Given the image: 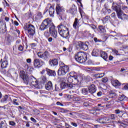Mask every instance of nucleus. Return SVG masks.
Here are the masks:
<instances>
[{
  "mask_svg": "<svg viewBox=\"0 0 128 128\" xmlns=\"http://www.w3.org/2000/svg\"><path fill=\"white\" fill-rule=\"evenodd\" d=\"M112 52L114 53L115 56H120V54H118V51L116 49H112Z\"/></svg>",
  "mask_w": 128,
  "mask_h": 128,
  "instance_id": "38",
  "label": "nucleus"
},
{
  "mask_svg": "<svg viewBox=\"0 0 128 128\" xmlns=\"http://www.w3.org/2000/svg\"><path fill=\"white\" fill-rule=\"evenodd\" d=\"M80 26V20H78V18H76L74 21V22L73 24V27L75 30H76L78 28V26Z\"/></svg>",
  "mask_w": 128,
  "mask_h": 128,
  "instance_id": "20",
  "label": "nucleus"
},
{
  "mask_svg": "<svg viewBox=\"0 0 128 128\" xmlns=\"http://www.w3.org/2000/svg\"><path fill=\"white\" fill-rule=\"evenodd\" d=\"M26 62L28 64H30V62H32V59L28 58L26 60Z\"/></svg>",
  "mask_w": 128,
  "mask_h": 128,
  "instance_id": "57",
  "label": "nucleus"
},
{
  "mask_svg": "<svg viewBox=\"0 0 128 128\" xmlns=\"http://www.w3.org/2000/svg\"><path fill=\"white\" fill-rule=\"evenodd\" d=\"M70 72L68 66L64 64L62 62H60V68L58 70V76H66Z\"/></svg>",
  "mask_w": 128,
  "mask_h": 128,
  "instance_id": "6",
  "label": "nucleus"
},
{
  "mask_svg": "<svg viewBox=\"0 0 128 128\" xmlns=\"http://www.w3.org/2000/svg\"><path fill=\"white\" fill-rule=\"evenodd\" d=\"M34 65L36 68H40L42 64H40V60L38 58H35L34 60Z\"/></svg>",
  "mask_w": 128,
  "mask_h": 128,
  "instance_id": "16",
  "label": "nucleus"
},
{
  "mask_svg": "<svg viewBox=\"0 0 128 128\" xmlns=\"http://www.w3.org/2000/svg\"><path fill=\"white\" fill-rule=\"evenodd\" d=\"M92 54L93 56H98V53L96 50H93Z\"/></svg>",
  "mask_w": 128,
  "mask_h": 128,
  "instance_id": "36",
  "label": "nucleus"
},
{
  "mask_svg": "<svg viewBox=\"0 0 128 128\" xmlns=\"http://www.w3.org/2000/svg\"><path fill=\"white\" fill-rule=\"evenodd\" d=\"M14 24L15 26H18V22L17 21H14Z\"/></svg>",
  "mask_w": 128,
  "mask_h": 128,
  "instance_id": "64",
  "label": "nucleus"
},
{
  "mask_svg": "<svg viewBox=\"0 0 128 128\" xmlns=\"http://www.w3.org/2000/svg\"><path fill=\"white\" fill-rule=\"evenodd\" d=\"M84 106L86 108H88V107L90 106V104L88 103V102H85L84 103Z\"/></svg>",
  "mask_w": 128,
  "mask_h": 128,
  "instance_id": "46",
  "label": "nucleus"
},
{
  "mask_svg": "<svg viewBox=\"0 0 128 128\" xmlns=\"http://www.w3.org/2000/svg\"><path fill=\"white\" fill-rule=\"evenodd\" d=\"M108 120H110V119L106 120V117L100 118L96 120V122L100 124H108Z\"/></svg>",
  "mask_w": 128,
  "mask_h": 128,
  "instance_id": "14",
  "label": "nucleus"
},
{
  "mask_svg": "<svg viewBox=\"0 0 128 128\" xmlns=\"http://www.w3.org/2000/svg\"><path fill=\"white\" fill-rule=\"evenodd\" d=\"M62 87L60 86V84H55V90L56 92H60V90H62Z\"/></svg>",
  "mask_w": 128,
  "mask_h": 128,
  "instance_id": "29",
  "label": "nucleus"
},
{
  "mask_svg": "<svg viewBox=\"0 0 128 128\" xmlns=\"http://www.w3.org/2000/svg\"><path fill=\"white\" fill-rule=\"evenodd\" d=\"M10 126H16V122L14 121H11L10 122Z\"/></svg>",
  "mask_w": 128,
  "mask_h": 128,
  "instance_id": "49",
  "label": "nucleus"
},
{
  "mask_svg": "<svg viewBox=\"0 0 128 128\" xmlns=\"http://www.w3.org/2000/svg\"><path fill=\"white\" fill-rule=\"evenodd\" d=\"M72 83H67V88H72Z\"/></svg>",
  "mask_w": 128,
  "mask_h": 128,
  "instance_id": "42",
  "label": "nucleus"
},
{
  "mask_svg": "<svg viewBox=\"0 0 128 128\" xmlns=\"http://www.w3.org/2000/svg\"><path fill=\"white\" fill-rule=\"evenodd\" d=\"M60 86L62 90H64V88H67V83H66V82H62L61 84H60Z\"/></svg>",
  "mask_w": 128,
  "mask_h": 128,
  "instance_id": "35",
  "label": "nucleus"
},
{
  "mask_svg": "<svg viewBox=\"0 0 128 128\" xmlns=\"http://www.w3.org/2000/svg\"><path fill=\"white\" fill-rule=\"evenodd\" d=\"M113 86H120L121 83L118 80H113L112 81Z\"/></svg>",
  "mask_w": 128,
  "mask_h": 128,
  "instance_id": "23",
  "label": "nucleus"
},
{
  "mask_svg": "<svg viewBox=\"0 0 128 128\" xmlns=\"http://www.w3.org/2000/svg\"><path fill=\"white\" fill-rule=\"evenodd\" d=\"M100 56L102 58H104V60H106V58H108V54L106 52L102 51L100 52Z\"/></svg>",
  "mask_w": 128,
  "mask_h": 128,
  "instance_id": "26",
  "label": "nucleus"
},
{
  "mask_svg": "<svg viewBox=\"0 0 128 128\" xmlns=\"http://www.w3.org/2000/svg\"><path fill=\"white\" fill-rule=\"evenodd\" d=\"M49 28V32L52 36H53L54 38H58V31L56 30L54 25L52 24V20L50 18H46L42 22L40 30H46Z\"/></svg>",
  "mask_w": 128,
  "mask_h": 128,
  "instance_id": "1",
  "label": "nucleus"
},
{
  "mask_svg": "<svg viewBox=\"0 0 128 128\" xmlns=\"http://www.w3.org/2000/svg\"><path fill=\"white\" fill-rule=\"evenodd\" d=\"M58 30L59 34L61 36L64 38H68V28H66L65 26L62 24H60L58 26Z\"/></svg>",
  "mask_w": 128,
  "mask_h": 128,
  "instance_id": "4",
  "label": "nucleus"
},
{
  "mask_svg": "<svg viewBox=\"0 0 128 128\" xmlns=\"http://www.w3.org/2000/svg\"><path fill=\"white\" fill-rule=\"evenodd\" d=\"M110 96H108L107 97H105L104 98V100L105 102H107V100H110Z\"/></svg>",
  "mask_w": 128,
  "mask_h": 128,
  "instance_id": "50",
  "label": "nucleus"
},
{
  "mask_svg": "<svg viewBox=\"0 0 128 128\" xmlns=\"http://www.w3.org/2000/svg\"><path fill=\"white\" fill-rule=\"evenodd\" d=\"M112 18H116V12H113L111 14Z\"/></svg>",
  "mask_w": 128,
  "mask_h": 128,
  "instance_id": "54",
  "label": "nucleus"
},
{
  "mask_svg": "<svg viewBox=\"0 0 128 128\" xmlns=\"http://www.w3.org/2000/svg\"><path fill=\"white\" fill-rule=\"evenodd\" d=\"M56 10L57 14H60L62 10H64L60 6V4L56 5Z\"/></svg>",
  "mask_w": 128,
  "mask_h": 128,
  "instance_id": "21",
  "label": "nucleus"
},
{
  "mask_svg": "<svg viewBox=\"0 0 128 128\" xmlns=\"http://www.w3.org/2000/svg\"><path fill=\"white\" fill-rule=\"evenodd\" d=\"M110 16H106L104 18V22H110Z\"/></svg>",
  "mask_w": 128,
  "mask_h": 128,
  "instance_id": "39",
  "label": "nucleus"
},
{
  "mask_svg": "<svg viewBox=\"0 0 128 128\" xmlns=\"http://www.w3.org/2000/svg\"><path fill=\"white\" fill-rule=\"evenodd\" d=\"M49 64L51 66H58V60L54 59L49 61Z\"/></svg>",
  "mask_w": 128,
  "mask_h": 128,
  "instance_id": "24",
  "label": "nucleus"
},
{
  "mask_svg": "<svg viewBox=\"0 0 128 128\" xmlns=\"http://www.w3.org/2000/svg\"><path fill=\"white\" fill-rule=\"evenodd\" d=\"M50 31H48V30H46L44 32V36H45V38H50Z\"/></svg>",
  "mask_w": 128,
  "mask_h": 128,
  "instance_id": "33",
  "label": "nucleus"
},
{
  "mask_svg": "<svg viewBox=\"0 0 128 128\" xmlns=\"http://www.w3.org/2000/svg\"><path fill=\"white\" fill-rule=\"evenodd\" d=\"M6 121H1L0 122V128H2L4 126V122Z\"/></svg>",
  "mask_w": 128,
  "mask_h": 128,
  "instance_id": "43",
  "label": "nucleus"
},
{
  "mask_svg": "<svg viewBox=\"0 0 128 128\" xmlns=\"http://www.w3.org/2000/svg\"><path fill=\"white\" fill-rule=\"evenodd\" d=\"M98 31L100 34H104L106 32V28L102 25L98 26Z\"/></svg>",
  "mask_w": 128,
  "mask_h": 128,
  "instance_id": "22",
  "label": "nucleus"
},
{
  "mask_svg": "<svg viewBox=\"0 0 128 128\" xmlns=\"http://www.w3.org/2000/svg\"><path fill=\"white\" fill-rule=\"evenodd\" d=\"M26 32H28L30 36H34L36 34L34 26L32 24H26L24 28Z\"/></svg>",
  "mask_w": 128,
  "mask_h": 128,
  "instance_id": "7",
  "label": "nucleus"
},
{
  "mask_svg": "<svg viewBox=\"0 0 128 128\" xmlns=\"http://www.w3.org/2000/svg\"><path fill=\"white\" fill-rule=\"evenodd\" d=\"M87 58L86 53L82 52H78L75 56L76 60L80 64L86 62Z\"/></svg>",
  "mask_w": 128,
  "mask_h": 128,
  "instance_id": "5",
  "label": "nucleus"
},
{
  "mask_svg": "<svg viewBox=\"0 0 128 128\" xmlns=\"http://www.w3.org/2000/svg\"><path fill=\"white\" fill-rule=\"evenodd\" d=\"M68 82H70V84H74V86H78V84H80V80H78V78H76V79L72 78V80H70V78H68Z\"/></svg>",
  "mask_w": 128,
  "mask_h": 128,
  "instance_id": "11",
  "label": "nucleus"
},
{
  "mask_svg": "<svg viewBox=\"0 0 128 128\" xmlns=\"http://www.w3.org/2000/svg\"><path fill=\"white\" fill-rule=\"evenodd\" d=\"M20 76L22 78L26 84H29L31 86L36 88H40L38 82L34 76H28L24 71H21L20 72Z\"/></svg>",
  "mask_w": 128,
  "mask_h": 128,
  "instance_id": "2",
  "label": "nucleus"
},
{
  "mask_svg": "<svg viewBox=\"0 0 128 128\" xmlns=\"http://www.w3.org/2000/svg\"><path fill=\"white\" fill-rule=\"evenodd\" d=\"M17 101H18V100L16 99H14L13 100L14 104L15 106H19L20 104L18 102H16Z\"/></svg>",
  "mask_w": 128,
  "mask_h": 128,
  "instance_id": "41",
  "label": "nucleus"
},
{
  "mask_svg": "<svg viewBox=\"0 0 128 128\" xmlns=\"http://www.w3.org/2000/svg\"><path fill=\"white\" fill-rule=\"evenodd\" d=\"M122 10H126V8H128V7L123 6L122 4H118L113 2L112 8L114 10H115V12H116L118 18H120L121 20H126L128 18V16L124 14L122 10Z\"/></svg>",
  "mask_w": 128,
  "mask_h": 128,
  "instance_id": "3",
  "label": "nucleus"
},
{
  "mask_svg": "<svg viewBox=\"0 0 128 128\" xmlns=\"http://www.w3.org/2000/svg\"><path fill=\"white\" fill-rule=\"evenodd\" d=\"M88 42L79 41L78 46L82 50H88Z\"/></svg>",
  "mask_w": 128,
  "mask_h": 128,
  "instance_id": "9",
  "label": "nucleus"
},
{
  "mask_svg": "<svg viewBox=\"0 0 128 128\" xmlns=\"http://www.w3.org/2000/svg\"><path fill=\"white\" fill-rule=\"evenodd\" d=\"M120 72H126V69L124 68H122L121 70H120Z\"/></svg>",
  "mask_w": 128,
  "mask_h": 128,
  "instance_id": "62",
  "label": "nucleus"
},
{
  "mask_svg": "<svg viewBox=\"0 0 128 128\" xmlns=\"http://www.w3.org/2000/svg\"><path fill=\"white\" fill-rule=\"evenodd\" d=\"M88 90L90 94H92L96 92V87L94 84H92L88 87Z\"/></svg>",
  "mask_w": 128,
  "mask_h": 128,
  "instance_id": "10",
  "label": "nucleus"
},
{
  "mask_svg": "<svg viewBox=\"0 0 128 128\" xmlns=\"http://www.w3.org/2000/svg\"><path fill=\"white\" fill-rule=\"evenodd\" d=\"M96 0L98 2H104V0Z\"/></svg>",
  "mask_w": 128,
  "mask_h": 128,
  "instance_id": "63",
  "label": "nucleus"
},
{
  "mask_svg": "<svg viewBox=\"0 0 128 128\" xmlns=\"http://www.w3.org/2000/svg\"><path fill=\"white\" fill-rule=\"evenodd\" d=\"M82 92L83 94H88V92H88V88H84L82 89Z\"/></svg>",
  "mask_w": 128,
  "mask_h": 128,
  "instance_id": "30",
  "label": "nucleus"
},
{
  "mask_svg": "<svg viewBox=\"0 0 128 128\" xmlns=\"http://www.w3.org/2000/svg\"><path fill=\"white\" fill-rule=\"evenodd\" d=\"M48 42H54V38L52 37L48 38Z\"/></svg>",
  "mask_w": 128,
  "mask_h": 128,
  "instance_id": "44",
  "label": "nucleus"
},
{
  "mask_svg": "<svg viewBox=\"0 0 128 128\" xmlns=\"http://www.w3.org/2000/svg\"><path fill=\"white\" fill-rule=\"evenodd\" d=\"M118 100H126V96L122 94V95H120L118 97Z\"/></svg>",
  "mask_w": 128,
  "mask_h": 128,
  "instance_id": "34",
  "label": "nucleus"
},
{
  "mask_svg": "<svg viewBox=\"0 0 128 128\" xmlns=\"http://www.w3.org/2000/svg\"><path fill=\"white\" fill-rule=\"evenodd\" d=\"M113 59H114V56H110L109 57L110 60H112Z\"/></svg>",
  "mask_w": 128,
  "mask_h": 128,
  "instance_id": "61",
  "label": "nucleus"
},
{
  "mask_svg": "<svg viewBox=\"0 0 128 128\" xmlns=\"http://www.w3.org/2000/svg\"><path fill=\"white\" fill-rule=\"evenodd\" d=\"M38 16L40 18H42V13L41 12H38Z\"/></svg>",
  "mask_w": 128,
  "mask_h": 128,
  "instance_id": "60",
  "label": "nucleus"
},
{
  "mask_svg": "<svg viewBox=\"0 0 128 128\" xmlns=\"http://www.w3.org/2000/svg\"><path fill=\"white\" fill-rule=\"evenodd\" d=\"M30 120L32 122H36V119H34V118L32 117Z\"/></svg>",
  "mask_w": 128,
  "mask_h": 128,
  "instance_id": "55",
  "label": "nucleus"
},
{
  "mask_svg": "<svg viewBox=\"0 0 128 128\" xmlns=\"http://www.w3.org/2000/svg\"><path fill=\"white\" fill-rule=\"evenodd\" d=\"M0 64H1V68H6L8 66V60H5L2 61V59H1L0 60Z\"/></svg>",
  "mask_w": 128,
  "mask_h": 128,
  "instance_id": "19",
  "label": "nucleus"
},
{
  "mask_svg": "<svg viewBox=\"0 0 128 128\" xmlns=\"http://www.w3.org/2000/svg\"><path fill=\"white\" fill-rule=\"evenodd\" d=\"M70 76L68 78L70 80H72V78H74L76 80V78H78V75L77 72H70Z\"/></svg>",
  "mask_w": 128,
  "mask_h": 128,
  "instance_id": "12",
  "label": "nucleus"
},
{
  "mask_svg": "<svg viewBox=\"0 0 128 128\" xmlns=\"http://www.w3.org/2000/svg\"><path fill=\"white\" fill-rule=\"evenodd\" d=\"M18 50H20V52H22L24 50V47L20 45L18 46Z\"/></svg>",
  "mask_w": 128,
  "mask_h": 128,
  "instance_id": "48",
  "label": "nucleus"
},
{
  "mask_svg": "<svg viewBox=\"0 0 128 128\" xmlns=\"http://www.w3.org/2000/svg\"><path fill=\"white\" fill-rule=\"evenodd\" d=\"M118 118V116H116V115L114 114H112L110 116V120H116V118Z\"/></svg>",
  "mask_w": 128,
  "mask_h": 128,
  "instance_id": "37",
  "label": "nucleus"
},
{
  "mask_svg": "<svg viewBox=\"0 0 128 128\" xmlns=\"http://www.w3.org/2000/svg\"><path fill=\"white\" fill-rule=\"evenodd\" d=\"M67 12H70L72 16H75L76 14V6H72L69 10H67Z\"/></svg>",
  "mask_w": 128,
  "mask_h": 128,
  "instance_id": "18",
  "label": "nucleus"
},
{
  "mask_svg": "<svg viewBox=\"0 0 128 128\" xmlns=\"http://www.w3.org/2000/svg\"><path fill=\"white\" fill-rule=\"evenodd\" d=\"M45 88L47 90H52V82L49 81L46 84Z\"/></svg>",
  "mask_w": 128,
  "mask_h": 128,
  "instance_id": "17",
  "label": "nucleus"
},
{
  "mask_svg": "<svg viewBox=\"0 0 128 128\" xmlns=\"http://www.w3.org/2000/svg\"><path fill=\"white\" fill-rule=\"evenodd\" d=\"M41 78L43 84H44V82H46V76H42Z\"/></svg>",
  "mask_w": 128,
  "mask_h": 128,
  "instance_id": "40",
  "label": "nucleus"
},
{
  "mask_svg": "<svg viewBox=\"0 0 128 128\" xmlns=\"http://www.w3.org/2000/svg\"><path fill=\"white\" fill-rule=\"evenodd\" d=\"M94 76H95V78H100V74H95Z\"/></svg>",
  "mask_w": 128,
  "mask_h": 128,
  "instance_id": "59",
  "label": "nucleus"
},
{
  "mask_svg": "<svg viewBox=\"0 0 128 128\" xmlns=\"http://www.w3.org/2000/svg\"><path fill=\"white\" fill-rule=\"evenodd\" d=\"M75 100L76 102H84L86 100V98L84 97H76Z\"/></svg>",
  "mask_w": 128,
  "mask_h": 128,
  "instance_id": "31",
  "label": "nucleus"
},
{
  "mask_svg": "<svg viewBox=\"0 0 128 128\" xmlns=\"http://www.w3.org/2000/svg\"><path fill=\"white\" fill-rule=\"evenodd\" d=\"M102 94V92H99L97 93V96H101Z\"/></svg>",
  "mask_w": 128,
  "mask_h": 128,
  "instance_id": "53",
  "label": "nucleus"
},
{
  "mask_svg": "<svg viewBox=\"0 0 128 128\" xmlns=\"http://www.w3.org/2000/svg\"><path fill=\"white\" fill-rule=\"evenodd\" d=\"M94 40L95 42H102L101 40H98L96 38H94Z\"/></svg>",
  "mask_w": 128,
  "mask_h": 128,
  "instance_id": "45",
  "label": "nucleus"
},
{
  "mask_svg": "<svg viewBox=\"0 0 128 128\" xmlns=\"http://www.w3.org/2000/svg\"><path fill=\"white\" fill-rule=\"evenodd\" d=\"M104 76V74H99L100 78H102Z\"/></svg>",
  "mask_w": 128,
  "mask_h": 128,
  "instance_id": "58",
  "label": "nucleus"
},
{
  "mask_svg": "<svg viewBox=\"0 0 128 128\" xmlns=\"http://www.w3.org/2000/svg\"><path fill=\"white\" fill-rule=\"evenodd\" d=\"M56 104H57V106H64V104L60 103V102H57Z\"/></svg>",
  "mask_w": 128,
  "mask_h": 128,
  "instance_id": "51",
  "label": "nucleus"
},
{
  "mask_svg": "<svg viewBox=\"0 0 128 128\" xmlns=\"http://www.w3.org/2000/svg\"><path fill=\"white\" fill-rule=\"evenodd\" d=\"M115 114H118L120 118H124L128 116V114H122V111L120 110H114Z\"/></svg>",
  "mask_w": 128,
  "mask_h": 128,
  "instance_id": "13",
  "label": "nucleus"
},
{
  "mask_svg": "<svg viewBox=\"0 0 128 128\" xmlns=\"http://www.w3.org/2000/svg\"><path fill=\"white\" fill-rule=\"evenodd\" d=\"M116 94L114 92H110L109 94V98H114L116 97Z\"/></svg>",
  "mask_w": 128,
  "mask_h": 128,
  "instance_id": "32",
  "label": "nucleus"
},
{
  "mask_svg": "<svg viewBox=\"0 0 128 128\" xmlns=\"http://www.w3.org/2000/svg\"><path fill=\"white\" fill-rule=\"evenodd\" d=\"M49 14L50 16H54V8L52 6L50 7Z\"/></svg>",
  "mask_w": 128,
  "mask_h": 128,
  "instance_id": "25",
  "label": "nucleus"
},
{
  "mask_svg": "<svg viewBox=\"0 0 128 128\" xmlns=\"http://www.w3.org/2000/svg\"><path fill=\"white\" fill-rule=\"evenodd\" d=\"M1 102H8V96L5 95L0 100Z\"/></svg>",
  "mask_w": 128,
  "mask_h": 128,
  "instance_id": "27",
  "label": "nucleus"
},
{
  "mask_svg": "<svg viewBox=\"0 0 128 128\" xmlns=\"http://www.w3.org/2000/svg\"><path fill=\"white\" fill-rule=\"evenodd\" d=\"M100 109L98 108H95L94 110H92L91 112H100Z\"/></svg>",
  "mask_w": 128,
  "mask_h": 128,
  "instance_id": "47",
  "label": "nucleus"
},
{
  "mask_svg": "<svg viewBox=\"0 0 128 128\" xmlns=\"http://www.w3.org/2000/svg\"><path fill=\"white\" fill-rule=\"evenodd\" d=\"M37 55L38 58H42L43 60H48L50 53L48 51H45L44 52H38Z\"/></svg>",
  "mask_w": 128,
  "mask_h": 128,
  "instance_id": "8",
  "label": "nucleus"
},
{
  "mask_svg": "<svg viewBox=\"0 0 128 128\" xmlns=\"http://www.w3.org/2000/svg\"><path fill=\"white\" fill-rule=\"evenodd\" d=\"M122 90H128V83H124L122 84Z\"/></svg>",
  "mask_w": 128,
  "mask_h": 128,
  "instance_id": "28",
  "label": "nucleus"
},
{
  "mask_svg": "<svg viewBox=\"0 0 128 128\" xmlns=\"http://www.w3.org/2000/svg\"><path fill=\"white\" fill-rule=\"evenodd\" d=\"M71 124L73 126H74L75 128H76V126H78V124H76V122H71Z\"/></svg>",
  "mask_w": 128,
  "mask_h": 128,
  "instance_id": "52",
  "label": "nucleus"
},
{
  "mask_svg": "<svg viewBox=\"0 0 128 128\" xmlns=\"http://www.w3.org/2000/svg\"><path fill=\"white\" fill-rule=\"evenodd\" d=\"M102 82H108V78H103Z\"/></svg>",
  "mask_w": 128,
  "mask_h": 128,
  "instance_id": "56",
  "label": "nucleus"
},
{
  "mask_svg": "<svg viewBox=\"0 0 128 128\" xmlns=\"http://www.w3.org/2000/svg\"><path fill=\"white\" fill-rule=\"evenodd\" d=\"M46 72L47 74L49 76H56V71L54 70H52L46 68Z\"/></svg>",
  "mask_w": 128,
  "mask_h": 128,
  "instance_id": "15",
  "label": "nucleus"
}]
</instances>
